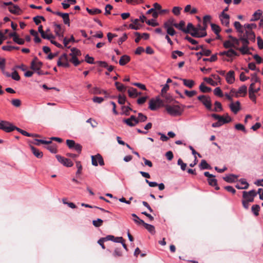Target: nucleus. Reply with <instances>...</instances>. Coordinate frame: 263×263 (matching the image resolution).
Masks as SVG:
<instances>
[{
	"label": "nucleus",
	"mask_w": 263,
	"mask_h": 263,
	"mask_svg": "<svg viewBox=\"0 0 263 263\" xmlns=\"http://www.w3.org/2000/svg\"><path fill=\"white\" fill-rule=\"evenodd\" d=\"M89 92L94 94V95H99L101 94L102 93H105V91L104 90H101L98 87H95L92 88L89 90Z\"/></svg>",
	"instance_id": "nucleus-33"
},
{
	"label": "nucleus",
	"mask_w": 263,
	"mask_h": 263,
	"mask_svg": "<svg viewBox=\"0 0 263 263\" xmlns=\"http://www.w3.org/2000/svg\"><path fill=\"white\" fill-rule=\"evenodd\" d=\"M143 226H144L145 228L151 233L153 234L155 233V227L145 222Z\"/></svg>",
	"instance_id": "nucleus-39"
},
{
	"label": "nucleus",
	"mask_w": 263,
	"mask_h": 263,
	"mask_svg": "<svg viewBox=\"0 0 263 263\" xmlns=\"http://www.w3.org/2000/svg\"><path fill=\"white\" fill-rule=\"evenodd\" d=\"M123 122L130 127H133L138 124L137 118L134 116H131L130 118L124 119Z\"/></svg>",
	"instance_id": "nucleus-13"
},
{
	"label": "nucleus",
	"mask_w": 263,
	"mask_h": 263,
	"mask_svg": "<svg viewBox=\"0 0 263 263\" xmlns=\"http://www.w3.org/2000/svg\"><path fill=\"white\" fill-rule=\"evenodd\" d=\"M174 20L173 18H170L167 21L165 22L163 24V27L165 29L173 28V23Z\"/></svg>",
	"instance_id": "nucleus-37"
},
{
	"label": "nucleus",
	"mask_w": 263,
	"mask_h": 263,
	"mask_svg": "<svg viewBox=\"0 0 263 263\" xmlns=\"http://www.w3.org/2000/svg\"><path fill=\"white\" fill-rule=\"evenodd\" d=\"M212 30L216 34H218L220 31V27L215 24H211Z\"/></svg>",
	"instance_id": "nucleus-44"
},
{
	"label": "nucleus",
	"mask_w": 263,
	"mask_h": 263,
	"mask_svg": "<svg viewBox=\"0 0 263 263\" xmlns=\"http://www.w3.org/2000/svg\"><path fill=\"white\" fill-rule=\"evenodd\" d=\"M2 49L6 51H11L13 49H18V47H15L12 46H3Z\"/></svg>",
	"instance_id": "nucleus-59"
},
{
	"label": "nucleus",
	"mask_w": 263,
	"mask_h": 263,
	"mask_svg": "<svg viewBox=\"0 0 263 263\" xmlns=\"http://www.w3.org/2000/svg\"><path fill=\"white\" fill-rule=\"evenodd\" d=\"M229 106L231 111L235 114H237L240 110V103L239 101H237L235 103H231Z\"/></svg>",
	"instance_id": "nucleus-18"
},
{
	"label": "nucleus",
	"mask_w": 263,
	"mask_h": 263,
	"mask_svg": "<svg viewBox=\"0 0 263 263\" xmlns=\"http://www.w3.org/2000/svg\"><path fill=\"white\" fill-rule=\"evenodd\" d=\"M47 149L53 154H55L57 152V145L55 144H51L48 146Z\"/></svg>",
	"instance_id": "nucleus-47"
},
{
	"label": "nucleus",
	"mask_w": 263,
	"mask_h": 263,
	"mask_svg": "<svg viewBox=\"0 0 263 263\" xmlns=\"http://www.w3.org/2000/svg\"><path fill=\"white\" fill-rule=\"evenodd\" d=\"M204 80L212 86H216L218 84L217 82L214 81L213 79L210 78H204Z\"/></svg>",
	"instance_id": "nucleus-50"
},
{
	"label": "nucleus",
	"mask_w": 263,
	"mask_h": 263,
	"mask_svg": "<svg viewBox=\"0 0 263 263\" xmlns=\"http://www.w3.org/2000/svg\"><path fill=\"white\" fill-rule=\"evenodd\" d=\"M215 107L214 109H212L211 110L214 111H218L219 110H222V107L221 103L219 102L216 101L215 103Z\"/></svg>",
	"instance_id": "nucleus-51"
},
{
	"label": "nucleus",
	"mask_w": 263,
	"mask_h": 263,
	"mask_svg": "<svg viewBox=\"0 0 263 263\" xmlns=\"http://www.w3.org/2000/svg\"><path fill=\"white\" fill-rule=\"evenodd\" d=\"M220 20L222 25L228 26L230 23V16L229 15L222 12L219 15Z\"/></svg>",
	"instance_id": "nucleus-14"
},
{
	"label": "nucleus",
	"mask_w": 263,
	"mask_h": 263,
	"mask_svg": "<svg viewBox=\"0 0 263 263\" xmlns=\"http://www.w3.org/2000/svg\"><path fill=\"white\" fill-rule=\"evenodd\" d=\"M128 93L130 97L136 98L138 96V92L136 88L130 87L128 90Z\"/></svg>",
	"instance_id": "nucleus-29"
},
{
	"label": "nucleus",
	"mask_w": 263,
	"mask_h": 263,
	"mask_svg": "<svg viewBox=\"0 0 263 263\" xmlns=\"http://www.w3.org/2000/svg\"><path fill=\"white\" fill-rule=\"evenodd\" d=\"M146 23L150 26L153 27H155L158 26L159 24L155 22L154 20H149L146 21Z\"/></svg>",
	"instance_id": "nucleus-64"
},
{
	"label": "nucleus",
	"mask_w": 263,
	"mask_h": 263,
	"mask_svg": "<svg viewBox=\"0 0 263 263\" xmlns=\"http://www.w3.org/2000/svg\"><path fill=\"white\" fill-rule=\"evenodd\" d=\"M103 222L102 219L98 218L97 220H93L92 223L95 227H99L102 226Z\"/></svg>",
	"instance_id": "nucleus-52"
},
{
	"label": "nucleus",
	"mask_w": 263,
	"mask_h": 263,
	"mask_svg": "<svg viewBox=\"0 0 263 263\" xmlns=\"http://www.w3.org/2000/svg\"><path fill=\"white\" fill-rule=\"evenodd\" d=\"M164 106L163 100L159 97H156V99H152L149 102V108L152 110H156L160 106L164 107Z\"/></svg>",
	"instance_id": "nucleus-5"
},
{
	"label": "nucleus",
	"mask_w": 263,
	"mask_h": 263,
	"mask_svg": "<svg viewBox=\"0 0 263 263\" xmlns=\"http://www.w3.org/2000/svg\"><path fill=\"white\" fill-rule=\"evenodd\" d=\"M198 99L203 103L208 110H212L211 101L209 97L201 95L198 97Z\"/></svg>",
	"instance_id": "nucleus-7"
},
{
	"label": "nucleus",
	"mask_w": 263,
	"mask_h": 263,
	"mask_svg": "<svg viewBox=\"0 0 263 263\" xmlns=\"http://www.w3.org/2000/svg\"><path fill=\"white\" fill-rule=\"evenodd\" d=\"M164 107L167 113L173 116H180L183 111V109L178 105L164 104Z\"/></svg>",
	"instance_id": "nucleus-1"
},
{
	"label": "nucleus",
	"mask_w": 263,
	"mask_h": 263,
	"mask_svg": "<svg viewBox=\"0 0 263 263\" xmlns=\"http://www.w3.org/2000/svg\"><path fill=\"white\" fill-rule=\"evenodd\" d=\"M247 86L246 85H242L237 90L238 94H241V93L246 94L247 93Z\"/></svg>",
	"instance_id": "nucleus-62"
},
{
	"label": "nucleus",
	"mask_w": 263,
	"mask_h": 263,
	"mask_svg": "<svg viewBox=\"0 0 263 263\" xmlns=\"http://www.w3.org/2000/svg\"><path fill=\"white\" fill-rule=\"evenodd\" d=\"M211 18V16L209 15H205L203 17V28H202L203 31H205V30L208 27V23H209L210 22Z\"/></svg>",
	"instance_id": "nucleus-27"
},
{
	"label": "nucleus",
	"mask_w": 263,
	"mask_h": 263,
	"mask_svg": "<svg viewBox=\"0 0 263 263\" xmlns=\"http://www.w3.org/2000/svg\"><path fill=\"white\" fill-rule=\"evenodd\" d=\"M262 14L260 10H257L253 15V17L251 19V21H255L258 20Z\"/></svg>",
	"instance_id": "nucleus-32"
},
{
	"label": "nucleus",
	"mask_w": 263,
	"mask_h": 263,
	"mask_svg": "<svg viewBox=\"0 0 263 263\" xmlns=\"http://www.w3.org/2000/svg\"><path fill=\"white\" fill-rule=\"evenodd\" d=\"M252 211L255 216H258L260 210V206L258 204L253 205L251 208Z\"/></svg>",
	"instance_id": "nucleus-42"
},
{
	"label": "nucleus",
	"mask_w": 263,
	"mask_h": 263,
	"mask_svg": "<svg viewBox=\"0 0 263 263\" xmlns=\"http://www.w3.org/2000/svg\"><path fill=\"white\" fill-rule=\"evenodd\" d=\"M16 126L7 121H2L0 122V129L6 132H11L14 130Z\"/></svg>",
	"instance_id": "nucleus-6"
},
{
	"label": "nucleus",
	"mask_w": 263,
	"mask_h": 263,
	"mask_svg": "<svg viewBox=\"0 0 263 263\" xmlns=\"http://www.w3.org/2000/svg\"><path fill=\"white\" fill-rule=\"evenodd\" d=\"M182 10V8L180 7L175 6L172 9V12L174 15L178 16L180 14V11Z\"/></svg>",
	"instance_id": "nucleus-49"
},
{
	"label": "nucleus",
	"mask_w": 263,
	"mask_h": 263,
	"mask_svg": "<svg viewBox=\"0 0 263 263\" xmlns=\"http://www.w3.org/2000/svg\"><path fill=\"white\" fill-rule=\"evenodd\" d=\"M54 32L56 35L61 39L63 37V32L62 31L61 26L60 24H54Z\"/></svg>",
	"instance_id": "nucleus-19"
},
{
	"label": "nucleus",
	"mask_w": 263,
	"mask_h": 263,
	"mask_svg": "<svg viewBox=\"0 0 263 263\" xmlns=\"http://www.w3.org/2000/svg\"><path fill=\"white\" fill-rule=\"evenodd\" d=\"M228 37L232 40V42L234 43L233 48L237 49V48H238V46L239 45V42L241 41L240 40V36H239V39L233 37L231 35H229Z\"/></svg>",
	"instance_id": "nucleus-25"
},
{
	"label": "nucleus",
	"mask_w": 263,
	"mask_h": 263,
	"mask_svg": "<svg viewBox=\"0 0 263 263\" xmlns=\"http://www.w3.org/2000/svg\"><path fill=\"white\" fill-rule=\"evenodd\" d=\"M13 40L14 42L19 45H23L25 43V41L23 39L20 38L18 36H14Z\"/></svg>",
	"instance_id": "nucleus-58"
},
{
	"label": "nucleus",
	"mask_w": 263,
	"mask_h": 263,
	"mask_svg": "<svg viewBox=\"0 0 263 263\" xmlns=\"http://www.w3.org/2000/svg\"><path fill=\"white\" fill-rule=\"evenodd\" d=\"M53 14H55L58 16H60L62 17L63 20V22L65 24L67 25L68 26L70 25V20L69 17V13H62L59 11H57L56 12H53Z\"/></svg>",
	"instance_id": "nucleus-12"
},
{
	"label": "nucleus",
	"mask_w": 263,
	"mask_h": 263,
	"mask_svg": "<svg viewBox=\"0 0 263 263\" xmlns=\"http://www.w3.org/2000/svg\"><path fill=\"white\" fill-rule=\"evenodd\" d=\"M239 183H237L235 187L239 190L247 189L249 186V183L245 179H240L239 180Z\"/></svg>",
	"instance_id": "nucleus-15"
},
{
	"label": "nucleus",
	"mask_w": 263,
	"mask_h": 263,
	"mask_svg": "<svg viewBox=\"0 0 263 263\" xmlns=\"http://www.w3.org/2000/svg\"><path fill=\"white\" fill-rule=\"evenodd\" d=\"M161 96L164 98L163 101L164 104H168L174 101L173 98L170 94L164 93L163 95H161Z\"/></svg>",
	"instance_id": "nucleus-22"
},
{
	"label": "nucleus",
	"mask_w": 263,
	"mask_h": 263,
	"mask_svg": "<svg viewBox=\"0 0 263 263\" xmlns=\"http://www.w3.org/2000/svg\"><path fill=\"white\" fill-rule=\"evenodd\" d=\"M200 90L203 92H208L211 91L210 87H207L204 85L203 83H201L199 86Z\"/></svg>",
	"instance_id": "nucleus-43"
},
{
	"label": "nucleus",
	"mask_w": 263,
	"mask_h": 263,
	"mask_svg": "<svg viewBox=\"0 0 263 263\" xmlns=\"http://www.w3.org/2000/svg\"><path fill=\"white\" fill-rule=\"evenodd\" d=\"M91 163L93 166H97L99 164L101 166L104 165V160L101 155L98 154L96 155L91 156Z\"/></svg>",
	"instance_id": "nucleus-9"
},
{
	"label": "nucleus",
	"mask_w": 263,
	"mask_h": 263,
	"mask_svg": "<svg viewBox=\"0 0 263 263\" xmlns=\"http://www.w3.org/2000/svg\"><path fill=\"white\" fill-rule=\"evenodd\" d=\"M130 57L127 55H123L120 58L119 63L121 66H124L129 62Z\"/></svg>",
	"instance_id": "nucleus-21"
},
{
	"label": "nucleus",
	"mask_w": 263,
	"mask_h": 263,
	"mask_svg": "<svg viewBox=\"0 0 263 263\" xmlns=\"http://www.w3.org/2000/svg\"><path fill=\"white\" fill-rule=\"evenodd\" d=\"M139 20L136 18L133 21V24H130L129 27L132 29L139 30L141 28V25L138 23Z\"/></svg>",
	"instance_id": "nucleus-23"
},
{
	"label": "nucleus",
	"mask_w": 263,
	"mask_h": 263,
	"mask_svg": "<svg viewBox=\"0 0 263 263\" xmlns=\"http://www.w3.org/2000/svg\"><path fill=\"white\" fill-rule=\"evenodd\" d=\"M115 85L117 89L120 91L124 92L126 90V87L118 82L115 83Z\"/></svg>",
	"instance_id": "nucleus-41"
},
{
	"label": "nucleus",
	"mask_w": 263,
	"mask_h": 263,
	"mask_svg": "<svg viewBox=\"0 0 263 263\" xmlns=\"http://www.w3.org/2000/svg\"><path fill=\"white\" fill-rule=\"evenodd\" d=\"M69 61L76 66L79 65L81 63V61H80L77 57H75V56L71 57V58L69 60Z\"/></svg>",
	"instance_id": "nucleus-54"
},
{
	"label": "nucleus",
	"mask_w": 263,
	"mask_h": 263,
	"mask_svg": "<svg viewBox=\"0 0 263 263\" xmlns=\"http://www.w3.org/2000/svg\"><path fill=\"white\" fill-rule=\"evenodd\" d=\"M202 50L200 52L196 53V55H201L205 56H209L211 53V51L209 49H205L203 48L202 47L201 48Z\"/></svg>",
	"instance_id": "nucleus-34"
},
{
	"label": "nucleus",
	"mask_w": 263,
	"mask_h": 263,
	"mask_svg": "<svg viewBox=\"0 0 263 263\" xmlns=\"http://www.w3.org/2000/svg\"><path fill=\"white\" fill-rule=\"evenodd\" d=\"M86 11L91 15H95L96 14H99L101 13L102 11L98 8L89 9L86 8Z\"/></svg>",
	"instance_id": "nucleus-36"
},
{
	"label": "nucleus",
	"mask_w": 263,
	"mask_h": 263,
	"mask_svg": "<svg viewBox=\"0 0 263 263\" xmlns=\"http://www.w3.org/2000/svg\"><path fill=\"white\" fill-rule=\"evenodd\" d=\"M9 11L15 14H20V11H21L20 8L17 5H12V6L9 8Z\"/></svg>",
	"instance_id": "nucleus-26"
},
{
	"label": "nucleus",
	"mask_w": 263,
	"mask_h": 263,
	"mask_svg": "<svg viewBox=\"0 0 263 263\" xmlns=\"http://www.w3.org/2000/svg\"><path fill=\"white\" fill-rule=\"evenodd\" d=\"M214 93L215 95L219 96L220 97H222L223 96L222 91H221V89L220 88V87H216L214 90Z\"/></svg>",
	"instance_id": "nucleus-61"
},
{
	"label": "nucleus",
	"mask_w": 263,
	"mask_h": 263,
	"mask_svg": "<svg viewBox=\"0 0 263 263\" xmlns=\"http://www.w3.org/2000/svg\"><path fill=\"white\" fill-rule=\"evenodd\" d=\"M43 65V63L38 60L36 57H35L31 63V69L34 71L38 70L41 69Z\"/></svg>",
	"instance_id": "nucleus-11"
},
{
	"label": "nucleus",
	"mask_w": 263,
	"mask_h": 263,
	"mask_svg": "<svg viewBox=\"0 0 263 263\" xmlns=\"http://www.w3.org/2000/svg\"><path fill=\"white\" fill-rule=\"evenodd\" d=\"M226 79L229 84H232L235 81V72L233 70L229 71L226 76Z\"/></svg>",
	"instance_id": "nucleus-16"
},
{
	"label": "nucleus",
	"mask_w": 263,
	"mask_h": 263,
	"mask_svg": "<svg viewBox=\"0 0 263 263\" xmlns=\"http://www.w3.org/2000/svg\"><path fill=\"white\" fill-rule=\"evenodd\" d=\"M15 129L17 130L19 133L22 134L23 135L27 136V137H39L37 135H33L30 133H27V132L17 127L15 128Z\"/></svg>",
	"instance_id": "nucleus-31"
},
{
	"label": "nucleus",
	"mask_w": 263,
	"mask_h": 263,
	"mask_svg": "<svg viewBox=\"0 0 263 263\" xmlns=\"http://www.w3.org/2000/svg\"><path fill=\"white\" fill-rule=\"evenodd\" d=\"M177 164L180 166L181 169L182 171H185L186 167V164L184 163L182 160L179 158L177 161Z\"/></svg>",
	"instance_id": "nucleus-48"
},
{
	"label": "nucleus",
	"mask_w": 263,
	"mask_h": 263,
	"mask_svg": "<svg viewBox=\"0 0 263 263\" xmlns=\"http://www.w3.org/2000/svg\"><path fill=\"white\" fill-rule=\"evenodd\" d=\"M35 141L36 142L35 143V144L38 145H40L41 143L45 144H51L52 143L51 140L46 141L44 140L35 139Z\"/></svg>",
	"instance_id": "nucleus-53"
},
{
	"label": "nucleus",
	"mask_w": 263,
	"mask_h": 263,
	"mask_svg": "<svg viewBox=\"0 0 263 263\" xmlns=\"http://www.w3.org/2000/svg\"><path fill=\"white\" fill-rule=\"evenodd\" d=\"M214 178H210L208 179L209 184L211 186H216L217 184V181Z\"/></svg>",
	"instance_id": "nucleus-60"
},
{
	"label": "nucleus",
	"mask_w": 263,
	"mask_h": 263,
	"mask_svg": "<svg viewBox=\"0 0 263 263\" xmlns=\"http://www.w3.org/2000/svg\"><path fill=\"white\" fill-rule=\"evenodd\" d=\"M176 54H178V55L179 57H181L183 55V53L182 52L179 50H175L172 52V57L173 59H177V56L176 55Z\"/></svg>",
	"instance_id": "nucleus-56"
},
{
	"label": "nucleus",
	"mask_w": 263,
	"mask_h": 263,
	"mask_svg": "<svg viewBox=\"0 0 263 263\" xmlns=\"http://www.w3.org/2000/svg\"><path fill=\"white\" fill-rule=\"evenodd\" d=\"M183 32L185 33H190V34L195 37H202L206 36V34L205 33H203V34H198L197 32V30L195 27L193 26V25L189 23L187 25V27L183 30Z\"/></svg>",
	"instance_id": "nucleus-3"
},
{
	"label": "nucleus",
	"mask_w": 263,
	"mask_h": 263,
	"mask_svg": "<svg viewBox=\"0 0 263 263\" xmlns=\"http://www.w3.org/2000/svg\"><path fill=\"white\" fill-rule=\"evenodd\" d=\"M71 42H74V39L73 35H71L70 38L67 39L66 37H64L63 39V43L64 44V46L67 48H69L70 47H68L67 45Z\"/></svg>",
	"instance_id": "nucleus-40"
},
{
	"label": "nucleus",
	"mask_w": 263,
	"mask_h": 263,
	"mask_svg": "<svg viewBox=\"0 0 263 263\" xmlns=\"http://www.w3.org/2000/svg\"><path fill=\"white\" fill-rule=\"evenodd\" d=\"M199 167L201 170L211 168V166L206 162L205 160H202L201 161L200 164H199Z\"/></svg>",
	"instance_id": "nucleus-30"
},
{
	"label": "nucleus",
	"mask_w": 263,
	"mask_h": 263,
	"mask_svg": "<svg viewBox=\"0 0 263 263\" xmlns=\"http://www.w3.org/2000/svg\"><path fill=\"white\" fill-rule=\"evenodd\" d=\"M132 216L134 218L133 220L135 223H136L138 224H144L145 223L144 221L140 219L139 217L135 214H132Z\"/></svg>",
	"instance_id": "nucleus-35"
},
{
	"label": "nucleus",
	"mask_w": 263,
	"mask_h": 263,
	"mask_svg": "<svg viewBox=\"0 0 263 263\" xmlns=\"http://www.w3.org/2000/svg\"><path fill=\"white\" fill-rule=\"evenodd\" d=\"M76 142L74 140H66V144L68 146V147L70 149H72L74 145L76 144Z\"/></svg>",
	"instance_id": "nucleus-63"
},
{
	"label": "nucleus",
	"mask_w": 263,
	"mask_h": 263,
	"mask_svg": "<svg viewBox=\"0 0 263 263\" xmlns=\"http://www.w3.org/2000/svg\"><path fill=\"white\" fill-rule=\"evenodd\" d=\"M242 194L243 199L249 202H253L254 201V197L257 195L256 192L254 190L249 192L243 191Z\"/></svg>",
	"instance_id": "nucleus-8"
},
{
	"label": "nucleus",
	"mask_w": 263,
	"mask_h": 263,
	"mask_svg": "<svg viewBox=\"0 0 263 263\" xmlns=\"http://www.w3.org/2000/svg\"><path fill=\"white\" fill-rule=\"evenodd\" d=\"M71 51V52L69 54V55L71 57L75 56V57H77V56H79L81 54L80 50L76 48H72Z\"/></svg>",
	"instance_id": "nucleus-38"
},
{
	"label": "nucleus",
	"mask_w": 263,
	"mask_h": 263,
	"mask_svg": "<svg viewBox=\"0 0 263 263\" xmlns=\"http://www.w3.org/2000/svg\"><path fill=\"white\" fill-rule=\"evenodd\" d=\"M181 80H182L183 81V84L185 86H186L190 88H192L195 84L194 81L192 80L181 79Z\"/></svg>",
	"instance_id": "nucleus-28"
},
{
	"label": "nucleus",
	"mask_w": 263,
	"mask_h": 263,
	"mask_svg": "<svg viewBox=\"0 0 263 263\" xmlns=\"http://www.w3.org/2000/svg\"><path fill=\"white\" fill-rule=\"evenodd\" d=\"M58 161L67 167H71L73 165L72 162L69 159L65 158L60 155H56Z\"/></svg>",
	"instance_id": "nucleus-10"
},
{
	"label": "nucleus",
	"mask_w": 263,
	"mask_h": 263,
	"mask_svg": "<svg viewBox=\"0 0 263 263\" xmlns=\"http://www.w3.org/2000/svg\"><path fill=\"white\" fill-rule=\"evenodd\" d=\"M244 27L246 29V32L243 35H245L246 37L249 38L250 41H254L255 35L252 30L257 27L256 25L254 23L247 24L244 25Z\"/></svg>",
	"instance_id": "nucleus-2"
},
{
	"label": "nucleus",
	"mask_w": 263,
	"mask_h": 263,
	"mask_svg": "<svg viewBox=\"0 0 263 263\" xmlns=\"http://www.w3.org/2000/svg\"><path fill=\"white\" fill-rule=\"evenodd\" d=\"M220 55H226L228 57L231 58L233 56H237L238 54L237 52H236L233 49H230L227 51H224L223 52H221L219 53Z\"/></svg>",
	"instance_id": "nucleus-17"
},
{
	"label": "nucleus",
	"mask_w": 263,
	"mask_h": 263,
	"mask_svg": "<svg viewBox=\"0 0 263 263\" xmlns=\"http://www.w3.org/2000/svg\"><path fill=\"white\" fill-rule=\"evenodd\" d=\"M223 46L226 48H233L234 43L232 42L231 39L230 40L226 41L223 43Z\"/></svg>",
	"instance_id": "nucleus-45"
},
{
	"label": "nucleus",
	"mask_w": 263,
	"mask_h": 263,
	"mask_svg": "<svg viewBox=\"0 0 263 263\" xmlns=\"http://www.w3.org/2000/svg\"><path fill=\"white\" fill-rule=\"evenodd\" d=\"M238 177V176L234 174H230L223 178V180L227 182L232 183L234 182Z\"/></svg>",
	"instance_id": "nucleus-20"
},
{
	"label": "nucleus",
	"mask_w": 263,
	"mask_h": 263,
	"mask_svg": "<svg viewBox=\"0 0 263 263\" xmlns=\"http://www.w3.org/2000/svg\"><path fill=\"white\" fill-rule=\"evenodd\" d=\"M76 167L78 168V171L76 172V175H79L81 173V171L82 170V166L81 164V162L79 161H76Z\"/></svg>",
	"instance_id": "nucleus-57"
},
{
	"label": "nucleus",
	"mask_w": 263,
	"mask_h": 263,
	"mask_svg": "<svg viewBox=\"0 0 263 263\" xmlns=\"http://www.w3.org/2000/svg\"><path fill=\"white\" fill-rule=\"evenodd\" d=\"M31 149L33 155L37 158H41L43 157L42 152H40L38 149L33 146H31Z\"/></svg>",
	"instance_id": "nucleus-24"
},
{
	"label": "nucleus",
	"mask_w": 263,
	"mask_h": 263,
	"mask_svg": "<svg viewBox=\"0 0 263 263\" xmlns=\"http://www.w3.org/2000/svg\"><path fill=\"white\" fill-rule=\"evenodd\" d=\"M147 120V117L144 115L142 113H139L138 118H137V120L138 121V123L139 122H144Z\"/></svg>",
	"instance_id": "nucleus-46"
},
{
	"label": "nucleus",
	"mask_w": 263,
	"mask_h": 263,
	"mask_svg": "<svg viewBox=\"0 0 263 263\" xmlns=\"http://www.w3.org/2000/svg\"><path fill=\"white\" fill-rule=\"evenodd\" d=\"M41 36L44 39H47L50 41L51 39H54V36L52 34H47L45 32L41 34Z\"/></svg>",
	"instance_id": "nucleus-55"
},
{
	"label": "nucleus",
	"mask_w": 263,
	"mask_h": 263,
	"mask_svg": "<svg viewBox=\"0 0 263 263\" xmlns=\"http://www.w3.org/2000/svg\"><path fill=\"white\" fill-rule=\"evenodd\" d=\"M240 40L242 44V46L240 48H237V49L241 52L242 54H250L249 49L248 45L249 43V38L246 37L245 35H240Z\"/></svg>",
	"instance_id": "nucleus-4"
}]
</instances>
